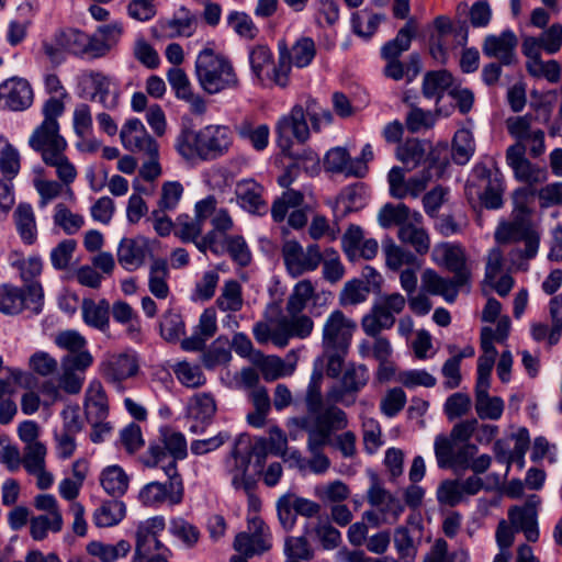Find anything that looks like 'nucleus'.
<instances>
[{
    "label": "nucleus",
    "instance_id": "obj_29",
    "mask_svg": "<svg viewBox=\"0 0 562 562\" xmlns=\"http://www.w3.org/2000/svg\"><path fill=\"white\" fill-rule=\"evenodd\" d=\"M427 144L419 139H407L396 149V158L404 165L405 171H412L422 164L435 162L426 157Z\"/></svg>",
    "mask_w": 562,
    "mask_h": 562
},
{
    "label": "nucleus",
    "instance_id": "obj_33",
    "mask_svg": "<svg viewBox=\"0 0 562 562\" xmlns=\"http://www.w3.org/2000/svg\"><path fill=\"white\" fill-rule=\"evenodd\" d=\"M508 520L516 531L524 532L526 539L536 542L539 539L537 514L526 512L519 506L508 509Z\"/></svg>",
    "mask_w": 562,
    "mask_h": 562
},
{
    "label": "nucleus",
    "instance_id": "obj_40",
    "mask_svg": "<svg viewBox=\"0 0 562 562\" xmlns=\"http://www.w3.org/2000/svg\"><path fill=\"white\" fill-rule=\"evenodd\" d=\"M169 277V269L166 260L155 259L150 265L148 288L150 293L159 299L165 300L168 297L170 290L167 283Z\"/></svg>",
    "mask_w": 562,
    "mask_h": 562
},
{
    "label": "nucleus",
    "instance_id": "obj_14",
    "mask_svg": "<svg viewBox=\"0 0 562 562\" xmlns=\"http://www.w3.org/2000/svg\"><path fill=\"white\" fill-rule=\"evenodd\" d=\"M369 380L370 372L367 366L349 363L342 371L339 384L333 386L327 396L335 403L352 405L358 393L368 384Z\"/></svg>",
    "mask_w": 562,
    "mask_h": 562
},
{
    "label": "nucleus",
    "instance_id": "obj_20",
    "mask_svg": "<svg viewBox=\"0 0 562 562\" xmlns=\"http://www.w3.org/2000/svg\"><path fill=\"white\" fill-rule=\"evenodd\" d=\"M0 102L11 111H23L33 103V90L27 80L11 78L0 86Z\"/></svg>",
    "mask_w": 562,
    "mask_h": 562
},
{
    "label": "nucleus",
    "instance_id": "obj_30",
    "mask_svg": "<svg viewBox=\"0 0 562 562\" xmlns=\"http://www.w3.org/2000/svg\"><path fill=\"white\" fill-rule=\"evenodd\" d=\"M83 322L101 331H106L110 325V304L105 299L94 302L91 299H83L82 305Z\"/></svg>",
    "mask_w": 562,
    "mask_h": 562
},
{
    "label": "nucleus",
    "instance_id": "obj_1",
    "mask_svg": "<svg viewBox=\"0 0 562 562\" xmlns=\"http://www.w3.org/2000/svg\"><path fill=\"white\" fill-rule=\"evenodd\" d=\"M188 456V445L183 434L170 428H162L156 442L149 445L144 456L147 468L160 469L167 482L153 481L147 483L138 494L145 506H156L164 502L179 504L183 498V482L178 471V461Z\"/></svg>",
    "mask_w": 562,
    "mask_h": 562
},
{
    "label": "nucleus",
    "instance_id": "obj_16",
    "mask_svg": "<svg viewBox=\"0 0 562 562\" xmlns=\"http://www.w3.org/2000/svg\"><path fill=\"white\" fill-rule=\"evenodd\" d=\"M357 323L340 310L333 311L323 326L324 350H348Z\"/></svg>",
    "mask_w": 562,
    "mask_h": 562
},
{
    "label": "nucleus",
    "instance_id": "obj_54",
    "mask_svg": "<svg viewBox=\"0 0 562 562\" xmlns=\"http://www.w3.org/2000/svg\"><path fill=\"white\" fill-rule=\"evenodd\" d=\"M220 282V273L217 270L204 271L201 278L195 282L191 293V300L194 302L210 301L216 291Z\"/></svg>",
    "mask_w": 562,
    "mask_h": 562
},
{
    "label": "nucleus",
    "instance_id": "obj_52",
    "mask_svg": "<svg viewBox=\"0 0 562 562\" xmlns=\"http://www.w3.org/2000/svg\"><path fill=\"white\" fill-rule=\"evenodd\" d=\"M20 154L7 138L0 135V170L5 180L15 178L20 171Z\"/></svg>",
    "mask_w": 562,
    "mask_h": 562
},
{
    "label": "nucleus",
    "instance_id": "obj_15",
    "mask_svg": "<svg viewBox=\"0 0 562 562\" xmlns=\"http://www.w3.org/2000/svg\"><path fill=\"white\" fill-rule=\"evenodd\" d=\"M166 524L162 516H155L140 521L137 526L135 538V558L166 557L169 550L159 540V535L165 530Z\"/></svg>",
    "mask_w": 562,
    "mask_h": 562
},
{
    "label": "nucleus",
    "instance_id": "obj_44",
    "mask_svg": "<svg viewBox=\"0 0 562 562\" xmlns=\"http://www.w3.org/2000/svg\"><path fill=\"white\" fill-rule=\"evenodd\" d=\"M241 285L234 279L226 280L215 304L222 312H238L243 307Z\"/></svg>",
    "mask_w": 562,
    "mask_h": 562
},
{
    "label": "nucleus",
    "instance_id": "obj_56",
    "mask_svg": "<svg viewBox=\"0 0 562 562\" xmlns=\"http://www.w3.org/2000/svg\"><path fill=\"white\" fill-rule=\"evenodd\" d=\"M370 293L368 284L360 279H352L345 283L340 294L339 304L351 306L364 302Z\"/></svg>",
    "mask_w": 562,
    "mask_h": 562
},
{
    "label": "nucleus",
    "instance_id": "obj_51",
    "mask_svg": "<svg viewBox=\"0 0 562 562\" xmlns=\"http://www.w3.org/2000/svg\"><path fill=\"white\" fill-rule=\"evenodd\" d=\"M412 214L409 207L404 203H398L396 205L392 203H386L378 214L379 224L383 228H389L393 225H397L398 228L402 225H407L408 220L412 218Z\"/></svg>",
    "mask_w": 562,
    "mask_h": 562
},
{
    "label": "nucleus",
    "instance_id": "obj_6",
    "mask_svg": "<svg viewBox=\"0 0 562 562\" xmlns=\"http://www.w3.org/2000/svg\"><path fill=\"white\" fill-rule=\"evenodd\" d=\"M194 72L201 89L211 95L224 91H236L240 87L232 61L211 48H204L199 53Z\"/></svg>",
    "mask_w": 562,
    "mask_h": 562
},
{
    "label": "nucleus",
    "instance_id": "obj_19",
    "mask_svg": "<svg viewBox=\"0 0 562 562\" xmlns=\"http://www.w3.org/2000/svg\"><path fill=\"white\" fill-rule=\"evenodd\" d=\"M81 83L90 87L93 91L90 101L99 102L106 110H114L119 105V92L111 77L101 71L88 70L81 75Z\"/></svg>",
    "mask_w": 562,
    "mask_h": 562
},
{
    "label": "nucleus",
    "instance_id": "obj_4",
    "mask_svg": "<svg viewBox=\"0 0 562 562\" xmlns=\"http://www.w3.org/2000/svg\"><path fill=\"white\" fill-rule=\"evenodd\" d=\"M431 256L435 262L446 267L454 276L447 279L427 269L422 276L423 288L428 293L441 295L448 303H453L459 290L469 283L471 277L464 250L459 245L443 243L434 247Z\"/></svg>",
    "mask_w": 562,
    "mask_h": 562
},
{
    "label": "nucleus",
    "instance_id": "obj_31",
    "mask_svg": "<svg viewBox=\"0 0 562 562\" xmlns=\"http://www.w3.org/2000/svg\"><path fill=\"white\" fill-rule=\"evenodd\" d=\"M417 32V24L414 19H408L401 27L396 36L381 47V57H401L404 52L411 48L412 41Z\"/></svg>",
    "mask_w": 562,
    "mask_h": 562
},
{
    "label": "nucleus",
    "instance_id": "obj_22",
    "mask_svg": "<svg viewBox=\"0 0 562 562\" xmlns=\"http://www.w3.org/2000/svg\"><path fill=\"white\" fill-rule=\"evenodd\" d=\"M367 501L371 506L376 507L385 519L391 517L393 522L398 519L405 508L398 498L382 486L378 475L374 473L371 474V484L367 491Z\"/></svg>",
    "mask_w": 562,
    "mask_h": 562
},
{
    "label": "nucleus",
    "instance_id": "obj_60",
    "mask_svg": "<svg viewBox=\"0 0 562 562\" xmlns=\"http://www.w3.org/2000/svg\"><path fill=\"white\" fill-rule=\"evenodd\" d=\"M169 531L189 548L195 546L200 539L199 529L182 517H176L170 520Z\"/></svg>",
    "mask_w": 562,
    "mask_h": 562
},
{
    "label": "nucleus",
    "instance_id": "obj_50",
    "mask_svg": "<svg viewBox=\"0 0 562 562\" xmlns=\"http://www.w3.org/2000/svg\"><path fill=\"white\" fill-rule=\"evenodd\" d=\"M475 150L473 135L470 130L460 128L452 140V159L458 165H465Z\"/></svg>",
    "mask_w": 562,
    "mask_h": 562
},
{
    "label": "nucleus",
    "instance_id": "obj_24",
    "mask_svg": "<svg viewBox=\"0 0 562 562\" xmlns=\"http://www.w3.org/2000/svg\"><path fill=\"white\" fill-rule=\"evenodd\" d=\"M263 188L254 179H243L237 182L235 193L238 204L249 213L263 214L267 204L262 199Z\"/></svg>",
    "mask_w": 562,
    "mask_h": 562
},
{
    "label": "nucleus",
    "instance_id": "obj_37",
    "mask_svg": "<svg viewBox=\"0 0 562 562\" xmlns=\"http://www.w3.org/2000/svg\"><path fill=\"white\" fill-rule=\"evenodd\" d=\"M382 249L385 255L386 266L394 271L403 266L420 267L417 257L413 252L396 245L392 239L383 241Z\"/></svg>",
    "mask_w": 562,
    "mask_h": 562
},
{
    "label": "nucleus",
    "instance_id": "obj_39",
    "mask_svg": "<svg viewBox=\"0 0 562 562\" xmlns=\"http://www.w3.org/2000/svg\"><path fill=\"white\" fill-rule=\"evenodd\" d=\"M90 555L98 558L101 562H114L127 555L131 544L126 540H120L115 544H108L101 541H91L87 546Z\"/></svg>",
    "mask_w": 562,
    "mask_h": 562
},
{
    "label": "nucleus",
    "instance_id": "obj_42",
    "mask_svg": "<svg viewBox=\"0 0 562 562\" xmlns=\"http://www.w3.org/2000/svg\"><path fill=\"white\" fill-rule=\"evenodd\" d=\"M280 49L285 52L290 57L289 59L297 68L307 67L316 55L315 42L313 38L305 36L299 38L291 49H288L285 45L280 46Z\"/></svg>",
    "mask_w": 562,
    "mask_h": 562
},
{
    "label": "nucleus",
    "instance_id": "obj_47",
    "mask_svg": "<svg viewBox=\"0 0 562 562\" xmlns=\"http://www.w3.org/2000/svg\"><path fill=\"white\" fill-rule=\"evenodd\" d=\"M237 134L258 151L263 150L269 144L270 130L267 124L254 126L250 121L245 120L237 126Z\"/></svg>",
    "mask_w": 562,
    "mask_h": 562
},
{
    "label": "nucleus",
    "instance_id": "obj_61",
    "mask_svg": "<svg viewBox=\"0 0 562 562\" xmlns=\"http://www.w3.org/2000/svg\"><path fill=\"white\" fill-rule=\"evenodd\" d=\"M203 231V223L200 218L190 217L188 214H181L177 217L175 224V234L183 243H190L200 237Z\"/></svg>",
    "mask_w": 562,
    "mask_h": 562
},
{
    "label": "nucleus",
    "instance_id": "obj_28",
    "mask_svg": "<svg viewBox=\"0 0 562 562\" xmlns=\"http://www.w3.org/2000/svg\"><path fill=\"white\" fill-rule=\"evenodd\" d=\"M252 522L256 530L251 533L239 532L234 541V549L249 558L267 551L270 547L262 532L263 522L260 519H255Z\"/></svg>",
    "mask_w": 562,
    "mask_h": 562
},
{
    "label": "nucleus",
    "instance_id": "obj_35",
    "mask_svg": "<svg viewBox=\"0 0 562 562\" xmlns=\"http://www.w3.org/2000/svg\"><path fill=\"white\" fill-rule=\"evenodd\" d=\"M452 85V76L447 70H432L425 74L422 93L426 99H435L438 103L445 91Z\"/></svg>",
    "mask_w": 562,
    "mask_h": 562
},
{
    "label": "nucleus",
    "instance_id": "obj_3",
    "mask_svg": "<svg viewBox=\"0 0 562 562\" xmlns=\"http://www.w3.org/2000/svg\"><path fill=\"white\" fill-rule=\"evenodd\" d=\"M307 119L311 122V128L314 132H319L323 125L331 123L333 116L330 111L324 109L316 99L311 97L302 99L276 124L277 143L283 155L293 156L292 138L300 144L310 139L311 130L307 125Z\"/></svg>",
    "mask_w": 562,
    "mask_h": 562
},
{
    "label": "nucleus",
    "instance_id": "obj_8",
    "mask_svg": "<svg viewBox=\"0 0 562 562\" xmlns=\"http://www.w3.org/2000/svg\"><path fill=\"white\" fill-rule=\"evenodd\" d=\"M346 413L336 405L318 415H304L289 419V426H294L307 432L306 449L308 452L323 451L330 443L331 435L347 427Z\"/></svg>",
    "mask_w": 562,
    "mask_h": 562
},
{
    "label": "nucleus",
    "instance_id": "obj_26",
    "mask_svg": "<svg viewBox=\"0 0 562 562\" xmlns=\"http://www.w3.org/2000/svg\"><path fill=\"white\" fill-rule=\"evenodd\" d=\"M325 168L331 172H341L346 176L364 177L368 167L359 160H353L349 153L341 147L330 149L325 157Z\"/></svg>",
    "mask_w": 562,
    "mask_h": 562
},
{
    "label": "nucleus",
    "instance_id": "obj_63",
    "mask_svg": "<svg viewBox=\"0 0 562 562\" xmlns=\"http://www.w3.org/2000/svg\"><path fill=\"white\" fill-rule=\"evenodd\" d=\"M458 445L450 438L439 435L435 438L434 449L440 469L453 468V458Z\"/></svg>",
    "mask_w": 562,
    "mask_h": 562
},
{
    "label": "nucleus",
    "instance_id": "obj_43",
    "mask_svg": "<svg viewBox=\"0 0 562 562\" xmlns=\"http://www.w3.org/2000/svg\"><path fill=\"white\" fill-rule=\"evenodd\" d=\"M162 29L169 37L191 36L196 29V18L184 8L162 24Z\"/></svg>",
    "mask_w": 562,
    "mask_h": 562
},
{
    "label": "nucleus",
    "instance_id": "obj_27",
    "mask_svg": "<svg viewBox=\"0 0 562 562\" xmlns=\"http://www.w3.org/2000/svg\"><path fill=\"white\" fill-rule=\"evenodd\" d=\"M85 414L87 420L108 418L109 403L105 390L99 380H92L85 395Z\"/></svg>",
    "mask_w": 562,
    "mask_h": 562
},
{
    "label": "nucleus",
    "instance_id": "obj_36",
    "mask_svg": "<svg viewBox=\"0 0 562 562\" xmlns=\"http://www.w3.org/2000/svg\"><path fill=\"white\" fill-rule=\"evenodd\" d=\"M126 514L125 504L119 499H109L101 503V505L93 513V522L99 528H108L117 525Z\"/></svg>",
    "mask_w": 562,
    "mask_h": 562
},
{
    "label": "nucleus",
    "instance_id": "obj_53",
    "mask_svg": "<svg viewBox=\"0 0 562 562\" xmlns=\"http://www.w3.org/2000/svg\"><path fill=\"white\" fill-rule=\"evenodd\" d=\"M64 521L61 513L52 515H40L33 517L30 521V532L34 540H43L48 531L59 532Z\"/></svg>",
    "mask_w": 562,
    "mask_h": 562
},
{
    "label": "nucleus",
    "instance_id": "obj_49",
    "mask_svg": "<svg viewBox=\"0 0 562 562\" xmlns=\"http://www.w3.org/2000/svg\"><path fill=\"white\" fill-rule=\"evenodd\" d=\"M216 412L214 397L209 393L195 394L188 407L189 417L195 422L209 423Z\"/></svg>",
    "mask_w": 562,
    "mask_h": 562
},
{
    "label": "nucleus",
    "instance_id": "obj_48",
    "mask_svg": "<svg viewBox=\"0 0 562 562\" xmlns=\"http://www.w3.org/2000/svg\"><path fill=\"white\" fill-rule=\"evenodd\" d=\"M315 288L310 280L297 282L288 297L285 310L290 316L301 314L314 295Z\"/></svg>",
    "mask_w": 562,
    "mask_h": 562
},
{
    "label": "nucleus",
    "instance_id": "obj_23",
    "mask_svg": "<svg viewBox=\"0 0 562 562\" xmlns=\"http://www.w3.org/2000/svg\"><path fill=\"white\" fill-rule=\"evenodd\" d=\"M149 252L148 240L138 236L135 238H123L117 247L116 257L119 263L127 271H134L145 263Z\"/></svg>",
    "mask_w": 562,
    "mask_h": 562
},
{
    "label": "nucleus",
    "instance_id": "obj_17",
    "mask_svg": "<svg viewBox=\"0 0 562 562\" xmlns=\"http://www.w3.org/2000/svg\"><path fill=\"white\" fill-rule=\"evenodd\" d=\"M138 371L136 357L131 353H112L104 357L99 364L101 376L117 390H122V382L134 376Z\"/></svg>",
    "mask_w": 562,
    "mask_h": 562
},
{
    "label": "nucleus",
    "instance_id": "obj_25",
    "mask_svg": "<svg viewBox=\"0 0 562 562\" xmlns=\"http://www.w3.org/2000/svg\"><path fill=\"white\" fill-rule=\"evenodd\" d=\"M422 222V214L417 211L413 212L412 222L398 228L397 237L402 243L411 245L417 254L425 255L430 248V237L427 231L420 226Z\"/></svg>",
    "mask_w": 562,
    "mask_h": 562
},
{
    "label": "nucleus",
    "instance_id": "obj_10",
    "mask_svg": "<svg viewBox=\"0 0 562 562\" xmlns=\"http://www.w3.org/2000/svg\"><path fill=\"white\" fill-rule=\"evenodd\" d=\"M43 306V291L41 285L31 284L26 289L10 283L0 284V313L3 315H18L30 308L40 314Z\"/></svg>",
    "mask_w": 562,
    "mask_h": 562
},
{
    "label": "nucleus",
    "instance_id": "obj_59",
    "mask_svg": "<svg viewBox=\"0 0 562 562\" xmlns=\"http://www.w3.org/2000/svg\"><path fill=\"white\" fill-rule=\"evenodd\" d=\"M173 372L178 381L187 387H199L205 383V376L201 368L196 364H191L187 361L178 362Z\"/></svg>",
    "mask_w": 562,
    "mask_h": 562
},
{
    "label": "nucleus",
    "instance_id": "obj_57",
    "mask_svg": "<svg viewBox=\"0 0 562 562\" xmlns=\"http://www.w3.org/2000/svg\"><path fill=\"white\" fill-rule=\"evenodd\" d=\"M527 71L530 76L536 78H546L549 82L555 83L560 80L561 67L560 64L554 60L543 61L540 58L535 60H527Z\"/></svg>",
    "mask_w": 562,
    "mask_h": 562
},
{
    "label": "nucleus",
    "instance_id": "obj_32",
    "mask_svg": "<svg viewBox=\"0 0 562 562\" xmlns=\"http://www.w3.org/2000/svg\"><path fill=\"white\" fill-rule=\"evenodd\" d=\"M490 386L475 387V412L480 419L498 420L504 412V401L499 396H490Z\"/></svg>",
    "mask_w": 562,
    "mask_h": 562
},
{
    "label": "nucleus",
    "instance_id": "obj_62",
    "mask_svg": "<svg viewBox=\"0 0 562 562\" xmlns=\"http://www.w3.org/2000/svg\"><path fill=\"white\" fill-rule=\"evenodd\" d=\"M429 562H469V552L464 549L448 552V543L443 539H437L428 555Z\"/></svg>",
    "mask_w": 562,
    "mask_h": 562
},
{
    "label": "nucleus",
    "instance_id": "obj_2",
    "mask_svg": "<svg viewBox=\"0 0 562 562\" xmlns=\"http://www.w3.org/2000/svg\"><path fill=\"white\" fill-rule=\"evenodd\" d=\"M65 111L64 102L57 98H49L42 108L44 120L35 127L29 138V146L41 155L46 166L55 168L59 181L66 186L77 178V169L68 159L65 151L67 140L59 132L58 117Z\"/></svg>",
    "mask_w": 562,
    "mask_h": 562
},
{
    "label": "nucleus",
    "instance_id": "obj_13",
    "mask_svg": "<svg viewBox=\"0 0 562 562\" xmlns=\"http://www.w3.org/2000/svg\"><path fill=\"white\" fill-rule=\"evenodd\" d=\"M321 508L318 503L293 492L282 494L276 502L278 520L286 532L294 528L299 515L312 518L319 514Z\"/></svg>",
    "mask_w": 562,
    "mask_h": 562
},
{
    "label": "nucleus",
    "instance_id": "obj_9",
    "mask_svg": "<svg viewBox=\"0 0 562 562\" xmlns=\"http://www.w3.org/2000/svg\"><path fill=\"white\" fill-rule=\"evenodd\" d=\"M406 304L405 297L400 293L384 294L373 304L369 314L363 316L361 326L371 337L378 336L382 330L390 329L395 324V314H400Z\"/></svg>",
    "mask_w": 562,
    "mask_h": 562
},
{
    "label": "nucleus",
    "instance_id": "obj_34",
    "mask_svg": "<svg viewBox=\"0 0 562 562\" xmlns=\"http://www.w3.org/2000/svg\"><path fill=\"white\" fill-rule=\"evenodd\" d=\"M13 220L21 239L32 245L36 239L37 228L31 204L20 203L13 212Z\"/></svg>",
    "mask_w": 562,
    "mask_h": 562
},
{
    "label": "nucleus",
    "instance_id": "obj_45",
    "mask_svg": "<svg viewBox=\"0 0 562 562\" xmlns=\"http://www.w3.org/2000/svg\"><path fill=\"white\" fill-rule=\"evenodd\" d=\"M101 485L112 496L120 497L125 494L128 487V476L119 465H111L101 473Z\"/></svg>",
    "mask_w": 562,
    "mask_h": 562
},
{
    "label": "nucleus",
    "instance_id": "obj_64",
    "mask_svg": "<svg viewBox=\"0 0 562 562\" xmlns=\"http://www.w3.org/2000/svg\"><path fill=\"white\" fill-rule=\"evenodd\" d=\"M471 406L472 401L470 396L465 393L457 392L446 400L443 411L449 420H454L467 415Z\"/></svg>",
    "mask_w": 562,
    "mask_h": 562
},
{
    "label": "nucleus",
    "instance_id": "obj_41",
    "mask_svg": "<svg viewBox=\"0 0 562 562\" xmlns=\"http://www.w3.org/2000/svg\"><path fill=\"white\" fill-rule=\"evenodd\" d=\"M385 20V14L373 13L368 9H363L359 12H355L351 15V25L353 32L366 40L376 32L381 22Z\"/></svg>",
    "mask_w": 562,
    "mask_h": 562
},
{
    "label": "nucleus",
    "instance_id": "obj_38",
    "mask_svg": "<svg viewBox=\"0 0 562 562\" xmlns=\"http://www.w3.org/2000/svg\"><path fill=\"white\" fill-rule=\"evenodd\" d=\"M323 372L314 370L305 393V405L307 415H318L324 413L330 404H325L322 394Z\"/></svg>",
    "mask_w": 562,
    "mask_h": 562
},
{
    "label": "nucleus",
    "instance_id": "obj_7",
    "mask_svg": "<svg viewBox=\"0 0 562 562\" xmlns=\"http://www.w3.org/2000/svg\"><path fill=\"white\" fill-rule=\"evenodd\" d=\"M268 454L267 442L259 438L254 442L250 437L240 434L234 442V447L226 460L227 471L232 477V485L235 490H244L250 493L255 487V480L248 475V469L251 460H255V467L260 472Z\"/></svg>",
    "mask_w": 562,
    "mask_h": 562
},
{
    "label": "nucleus",
    "instance_id": "obj_18",
    "mask_svg": "<svg viewBox=\"0 0 562 562\" xmlns=\"http://www.w3.org/2000/svg\"><path fill=\"white\" fill-rule=\"evenodd\" d=\"M120 138L125 149L144 155H157L158 144L148 134L139 119L127 120L120 132Z\"/></svg>",
    "mask_w": 562,
    "mask_h": 562
},
{
    "label": "nucleus",
    "instance_id": "obj_12",
    "mask_svg": "<svg viewBox=\"0 0 562 562\" xmlns=\"http://www.w3.org/2000/svg\"><path fill=\"white\" fill-rule=\"evenodd\" d=\"M281 252L285 268L293 278L316 270L323 261V255L317 244H311L304 249L299 241L286 240Z\"/></svg>",
    "mask_w": 562,
    "mask_h": 562
},
{
    "label": "nucleus",
    "instance_id": "obj_58",
    "mask_svg": "<svg viewBox=\"0 0 562 562\" xmlns=\"http://www.w3.org/2000/svg\"><path fill=\"white\" fill-rule=\"evenodd\" d=\"M55 225L63 228L67 235H74L83 226L85 218L80 214L72 213L65 204L55 206Z\"/></svg>",
    "mask_w": 562,
    "mask_h": 562
},
{
    "label": "nucleus",
    "instance_id": "obj_11",
    "mask_svg": "<svg viewBox=\"0 0 562 562\" xmlns=\"http://www.w3.org/2000/svg\"><path fill=\"white\" fill-rule=\"evenodd\" d=\"M436 162H429L414 176L406 178L404 168L394 166L387 173L390 195L397 200L417 199L434 179Z\"/></svg>",
    "mask_w": 562,
    "mask_h": 562
},
{
    "label": "nucleus",
    "instance_id": "obj_21",
    "mask_svg": "<svg viewBox=\"0 0 562 562\" xmlns=\"http://www.w3.org/2000/svg\"><path fill=\"white\" fill-rule=\"evenodd\" d=\"M517 44L515 33L505 30L499 35H487L484 38L482 50L486 57L497 58L501 65L509 66L517 61L515 53Z\"/></svg>",
    "mask_w": 562,
    "mask_h": 562
},
{
    "label": "nucleus",
    "instance_id": "obj_46",
    "mask_svg": "<svg viewBox=\"0 0 562 562\" xmlns=\"http://www.w3.org/2000/svg\"><path fill=\"white\" fill-rule=\"evenodd\" d=\"M55 42L65 52L74 55H83L87 52L88 34L77 30L67 29L61 30L55 34Z\"/></svg>",
    "mask_w": 562,
    "mask_h": 562
},
{
    "label": "nucleus",
    "instance_id": "obj_55",
    "mask_svg": "<svg viewBox=\"0 0 562 562\" xmlns=\"http://www.w3.org/2000/svg\"><path fill=\"white\" fill-rule=\"evenodd\" d=\"M259 368L267 382L289 376L294 372V366L288 364L278 356H268L259 362Z\"/></svg>",
    "mask_w": 562,
    "mask_h": 562
},
{
    "label": "nucleus",
    "instance_id": "obj_5",
    "mask_svg": "<svg viewBox=\"0 0 562 562\" xmlns=\"http://www.w3.org/2000/svg\"><path fill=\"white\" fill-rule=\"evenodd\" d=\"M234 135L226 125L209 124L198 131L186 128L176 138L175 147L186 160L211 161L228 154Z\"/></svg>",
    "mask_w": 562,
    "mask_h": 562
}]
</instances>
